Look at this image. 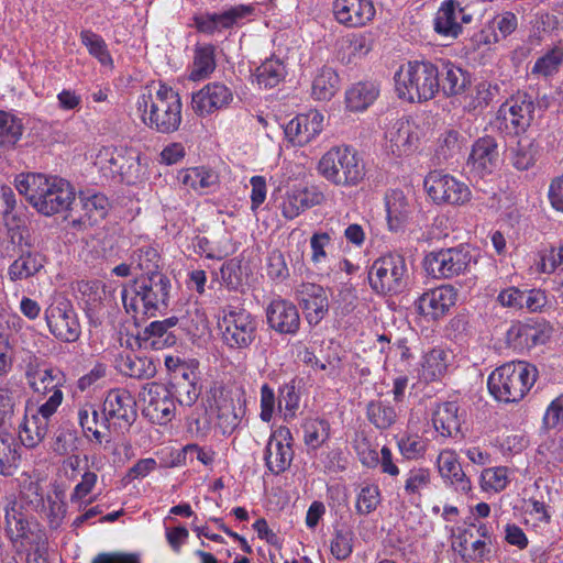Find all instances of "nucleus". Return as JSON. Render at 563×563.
Masks as SVG:
<instances>
[{"mask_svg": "<svg viewBox=\"0 0 563 563\" xmlns=\"http://www.w3.org/2000/svg\"><path fill=\"white\" fill-rule=\"evenodd\" d=\"M23 125L14 114L0 110V147H13L21 139Z\"/></svg>", "mask_w": 563, "mask_h": 563, "instance_id": "864d4df0", "label": "nucleus"}, {"mask_svg": "<svg viewBox=\"0 0 563 563\" xmlns=\"http://www.w3.org/2000/svg\"><path fill=\"white\" fill-rule=\"evenodd\" d=\"M78 421L85 435L98 443H101L102 435L99 431L100 426H104L103 419L99 418L96 405L86 402L78 409Z\"/></svg>", "mask_w": 563, "mask_h": 563, "instance_id": "8fccbe9b", "label": "nucleus"}, {"mask_svg": "<svg viewBox=\"0 0 563 563\" xmlns=\"http://www.w3.org/2000/svg\"><path fill=\"white\" fill-rule=\"evenodd\" d=\"M472 255L464 246L441 249L428 253L423 267L435 279H450L468 271Z\"/></svg>", "mask_w": 563, "mask_h": 563, "instance_id": "9b49d317", "label": "nucleus"}, {"mask_svg": "<svg viewBox=\"0 0 563 563\" xmlns=\"http://www.w3.org/2000/svg\"><path fill=\"white\" fill-rule=\"evenodd\" d=\"M318 174L339 187H356L365 178V165L355 150L346 145L332 146L317 164Z\"/></svg>", "mask_w": 563, "mask_h": 563, "instance_id": "423d86ee", "label": "nucleus"}, {"mask_svg": "<svg viewBox=\"0 0 563 563\" xmlns=\"http://www.w3.org/2000/svg\"><path fill=\"white\" fill-rule=\"evenodd\" d=\"M43 268V258L37 253H25L9 266L8 275L12 282L27 279Z\"/></svg>", "mask_w": 563, "mask_h": 563, "instance_id": "49530a36", "label": "nucleus"}, {"mask_svg": "<svg viewBox=\"0 0 563 563\" xmlns=\"http://www.w3.org/2000/svg\"><path fill=\"white\" fill-rule=\"evenodd\" d=\"M538 274H553L563 271V239L556 245H550L539 250L530 267Z\"/></svg>", "mask_w": 563, "mask_h": 563, "instance_id": "ea45409f", "label": "nucleus"}, {"mask_svg": "<svg viewBox=\"0 0 563 563\" xmlns=\"http://www.w3.org/2000/svg\"><path fill=\"white\" fill-rule=\"evenodd\" d=\"M332 12L335 21L346 27H362L375 16L372 0H334Z\"/></svg>", "mask_w": 563, "mask_h": 563, "instance_id": "bb28decb", "label": "nucleus"}, {"mask_svg": "<svg viewBox=\"0 0 563 563\" xmlns=\"http://www.w3.org/2000/svg\"><path fill=\"white\" fill-rule=\"evenodd\" d=\"M552 328L547 323L516 321L506 332V342L514 351L523 353L549 342Z\"/></svg>", "mask_w": 563, "mask_h": 563, "instance_id": "aec40b11", "label": "nucleus"}, {"mask_svg": "<svg viewBox=\"0 0 563 563\" xmlns=\"http://www.w3.org/2000/svg\"><path fill=\"white\" fill-rule=\"evenodd\" d=\"M177 180L187 189L203 191L218 184V175L210 168L196 166L178 170Z\"/></svg>", "mask_w": 563, "mask_h": 563, "instance_id": "58836bf2", "label": "nucleus"}, {"mask_svg": "<svg viewBox=\"0 0 563 563\" xmlns=\"http://www.w3.org/2000/svg\"><path fill=\"white\" fill-rule=\"evenodd\" d=\"M512 478V471L507 466H492L483 470L479 477L482 490L500 493L505 490Z\"/></svg>", "mask_w": 563, "mask_h": 563, "instance_id": "de8ad7c7", "label": "nucleus"}, {"mask_svg": "<svg viewBox=\"0 0 563 563\" xmlns=\"http://www.w3.org/2000/svg\"><path fill=\"white\" fill-rule=\"evenodd\" d=\"M522 520L526 526L533 528L551 523L550 507L543 501L530 498L525 501Z\"/></svg>", "mask_w": 563, "mask_h": 563, "instance_id": "6e6d98bb", "label": "nucleus"}, {"mask_svg": "<svg viewBox=\"0 0 563 563\" xmlns=\"http://www.w3.org/2000/svg\"><path fill=\"white\" fill-rule=\"evenodd\" d=\"M159 262L158 252L150 246L140 249L136 257L133 260L135 268L142 273L141 276L162 274L159 272Z\"/></svg>", "mask_w": 563, "mask_h": 563, "instance_id": "680f3d73", "label": "nucleus"}, {"mask_svg": "<svg viewBox=\"0 0 563 563\" xmlns=\"http://www.w3.org/2000/svg\"><path fill=\"white\" fill-rule=\"evenodd\" d=\"M408 268L406 260L397 253H386L376 258L368 269L371 288L380 295L401 291L407 284Z\"/></svg>", "mask_w": 563, "mask_h": 563, "instance_id": "0eeeda50", "label": "nucleus"}, {"mask_svg": "<svg viewBox=\"0 0 563 563\" xmlns=\"http://www.w3.org/2000/svg\"><path fill=\"white\" fill-rule=\"evenodd\" d=\"M339 89V75L332 68L323 67L312 80L311 95L316 100L328 101L335 96Z\"/></svg>", "mask_w": 563, "mask_h": 563, "instance_id": "37998d69", "label": "nucleus"}, {"mask_svg": "<svg viewBox=\"0 0 563 563\" xmlns=\"http://www.w3.org/2000/svg\"><path fill=\"white\" fill-rule=\"evenodd\" d=\"M486 534L472 530H460L457 534L453 536L452 548L462 560L466 563H475L483 561L489 553L490 548L486 542Z\"/></svg>", "mask_w": 563, "mask_h": 563, "instance_id": "473e14b6", "label": "nucleus"}, {"mask_svg": "<svg viewBox=\"0 0 563 563\" xmlns=\"http://www.w3.org/2000/svg\"><path fill=\"white\" fill-rule=\"evenodd\" d=\"M79 36L82 45L86 46L92 57L104 67H113V58L108 49V45L99 34L90 30H82Z\"/></svg>", "mask_w": 563, "mask_h": 563, "instance_id": "3c124183", "label": "nucleus"}, {"mask_svg": "<svg viewBox=\"0 0 563 563\" xmlns=\"http://www.w3.org/2000/svg\"><path fill=\"white\" fill-rule=\"evenodd\" d=\"M538 378L536 366L525 362H508L494 369L487 380L492 396L501 402H518L526 397Z\"/></svg>", "mask_w": 563, "mask_h": 563, "instance_id": "39448f33", "label": "nucleus"}, {"mask_svg": "<svg viewBox=\"0 0 563 563\" xmlns=\"http://www.w3.org/2000/svg\"><path fill=\"white\" fill-rule=\"evenodd\" d=\"M268 325L280 334H295L300 327L297 307L285 299H275L266 308Z\"/></svg>", "mask_w": 563, "mask_h": 563, "instance_id": "c756f323", "label": "nucleus"}, {"mask_svg": "<svg viewBox=\"0 0 563 563\" xmlns=\"http://www.w3.org/2000/svg\"><path fill=\"white\" fill-rule=\"evenodd\" d=\"M254 7L239 4L221 12H203L194 16V26L207 35L220 34L225 30L242 26L251 21Z\"/></svg>", "mask_w": 563, "mask_h": 563, "instance_id": "ddd939ff", "label": "nucleus"}, {"mask_svg": "<svg viewBox=\"0 0 563 563\" xmlns=\"http://www.w3.org/2000/svg\"><path fill=\"white\" fill-rule=\"evenodd\" d=\"M57 398L44 401L40 406L27 405L18 432L26 448L37 446L46 437L51 418L56 413Z\"/></svg>", "mask_w": 563, "mask_h": 563, "instance_id": "f8f14e48", "label": "nucleus"}, {"mask_svg": "<svg viewBox=\"0 0 563 563\" xmlns=\"http://www.w3.org/2000/svg\"><path fill=\"white\" fill-rule=\"evenodd\" d=\"M472 16L464 12L457 0H443L433 19V30L446 38H456L463 30V24L470 23Z\"/></svg>", "mask_w": 563, "mask_h": 563, "instance_id": "a878e982", "label": "nucleus"}, {"mask_svg": "<svg viewBox=\"0 0 563 563\" xmlns=\"http://www.w3.org/2000/svg\"><path fill=\"white\" fill-rule=\"evenodd\" d=\"M209 410L216 427L224 435L232 434L245 415L243 401L240 398L235 399L231 393L224 389L214 391Z\"/></svg>", "mask_w": 563, "mask_h": 563, "instance_id": "a211bd4d", "label": "nucleus"}, {"mask_svg": "<svg viewBox=\"0 0 563 563\" xmlns=\"http://www.w3.org/2000/svg\"><path fill=\"white\" fill-rule=\"evenodd\" d=\"M48 331L63 342H76L81 333L77 314L65 299L54 300L44 311Z\"/></svg>", "mask_w": 563, "mask_h": 563, "instance_id": "2eb2a0df", "label": "nucleus"}, {"mask_svg": "<svg viewBox=\"0 0 563 563\" xmlns=\"http://www.w3.org/2000/svg\"><path fill=\"white\" fill-rule=\"evenodd\" d=\"M385 219L388 231L400 232L409 222L412 207L399 189H390L384 196Z\"/></svg>", "mask_w": 563, "mask_h": 563, "instance_id": "2f4dec72", "label": "nucleus"}, {"mask_svg": "<svg viewBox=\"0 0 563 563\" xmlns=\"http://www.w3.org/2000/svg\"><path fill=\"white\" fill-rule=\"evenodd\" d=\"M562 64L563 43L560 42L536 60L531 74L549 77L556 74Z\"/></svg>", "mask_w": 563, "mask_h": 563, "instance_id": "5fc2aeb1", "label": "nucleus"}, {"mask_svg": "<svg viewBox=\"0 0 563 563\" xmlns=\"http://www.w3.org/2000/svg\"><path fill=\"white\" fill-rule=\"evenodd\" d=\"M25 378L33 393L46 397L45 401L58 397L56 410L58 409L64 399L62 387L65 382V377L59 369L43 366L34 357L25 366Z\"/></svg>", "mask_w": 563, "mask_h": 563, "instance_id": "dca6fc26", "label": "nucleus"}, {"mask_svg": "<svg viewBox=\"0 0 563 563\" xmlns=\"http://www.w3.org/2000/svg\"><path fill=\"white\" fill-rule=\"evenodd\" d=\"M533 102L527 96L512 97L503 103L497 113L499 130L508 134L525 132L532 120Z\"/></svg>", "mask_w": 563, "mask_h": 563, "instance_id": "6ab92c4d", "label": "nucleus"}, {"mask_svg": "<svg viewBox=\"0 0 563 563\" xmlns=\"http://www.w3.org/2000/svg\"><path fill=\"white\" fill-rule=\"evenodd\" d=\"M518 25L517 16L512 12H503L497 14L492 21L490 29L494 31L493 35H487L484 37L483 42L485 44L497 43L501 38L510 35Z\"/></svg>", "mask_w": 563, "mask_h": 563, "instance_id": "13d9d810", "label": "nucleus"}, {"mask_svg": "<svg viewBox=\"0 0 563 563\" xmlns=\"http://www.w3.org/2000/svg\"><path fill=\"white\" fill-rule=\"evenodd\" d=\"M461 147V134L456 130L450 129L439 136L435 152L440 158L448 159L459 153Z\"/></svg>", "mask_w": 563, "mask_h": 563, "instance_id": "338daca9", "label": "nucleus"}, {"mask_svg": "<svg viewBox=\"0 0 563 563\" xmlns=\"http://www.w3.org/2000/svg\"><path fill=\"white\" fill-rule=\"evenodd\" d=\"M294 459L292 435L288 428L272 431L264 452L267 468L274 474L285 472Z\"/></svg>", "mask_w": 563, "mask_h": 563, "instance_id": "5701e85b", "label": "nucleus"}, {"mask_svg": "<svg viewBox=\"0 0 563 563\" xmlns=\"http://www.w3.org/2000/svg\"><path fill=\"white\" fill-rule=\"evenodd\" d=\"M432 422L435 431L444 437H454L461 430L462 417L454 401L439 404L433 411Z\"/></svg>", "mask_w": 563, "mask_h": 563, "instance_id": "f704fd0d", "label": "nucleus"}, {"mask_svg": "<svg viewBox=\"0 0 563 563\" xmlns=\"http://www.w3.org/2000/svg\"><path fill=\"white\" fill-rule=\"evenodd\" d=\"M98 483V475L92 471H86L80 481L75 485L71 494L70 501L78 506L88 505L95 500L92 493Z\"/></svg>", "mask_w": 563, "mask_h": 563, "instance_id": "4d7b16f0", "label": "nucleus"}, {"mask_svg": "<svg viewBox=\"0 0 563 563\" xmlns=\"http://www.w3.org/2000/svg\"><path fill=\"white\" fill-rule=\"evenodd\" d=\"M117 368L125 376L147 378L155 374V365L146 357H139L131 352L121 354L117 360Z\"/></svg>", "mask_w": 563, "mask_h": 563, "instance_id": "c03bdc74", "label": "nucleus"}, {"mask_svg": "<svg viewBox=\"0 0 563 563\" xmlns=\"http://www.w3.org/2000/svg\"><path fill=\"white\" fill-rule=\"evenodd\" d=\"M170 282L164 274L139 276L123 286L124 310L136 322L155 317L167 308Z\"/></svg>", "mask_w": 563, "mask_h": 563, "instance_id": "7ed1b4c3", "label": "nucleus"}, {"mask_svg": "<svg viewBox=\"0 0 563 563\" xmlns=\"http://www.w3.org/2000/svg\"><path fill=\"white\" fill-rule=\"evenodd\" d=\"M297 292L308 323L310 325L319 324L329 311V298L325 289L317 284L303 283Z\"/></svg>", "mask_w": 563, "mask_h": 563, "instance_id": "cd10ccee", "label": "nucleus"}, {"mask_svg": "<svg viewBox=\"0 0 563 563\" xmlns=\"http://www.w3.org/2000/svg\"><path fill=\"white\" fill-rule=\"evenodd\" d=\"M461 97V106L471 112L486 107L490 100V92L485 84H478L473 88L470 85Z\"/></svg>", "mask_w": 563, "mask_h": 563, "instance_id": "052dcab7", "label": "nucleus"}, {"mask_svg": "<svg viewBox=\"0 0 563 563\" xmlns=\"http://www.w3.org/2000/svg\"><path fill=\"white\" fill-rule=\"evenodd\" d=\"M394 88L399 99L408 102H426L440 90V71L431 62L409 60L394 74Z\"/></svg>", "mask_w": 563, "mask_h": 563, "instance_id": "20e7f679", "label": "nucleus"}, {"mask_svg": "<svg viewBox=\"0 0 563 563\" xmlns=\"http://www.w3.org/2000/svg\"><path fill=\"white\" fill-rule=\"evenodd\" d=\"M324 128V115L310 110L292 118L285 126V136L294 146L302 147L313 141Z\"/></svg>", "mask_w": 563, "mask_h": 563, "instance_id": "393cba45", "label": "nucleus"}, {"mask_svg": "<svg viewBox=\"0 0 563 563\" xmlns=\"http://www.w3.org/2000/svg\"><path fill=\"white\" fill-rule=\"evenodd\" d=\"M457 289L452 285H441L422 292L413 302L416 312L427 321H437L446 316L456 305Z\"/></svg>", "mask_w": 563, "mask_h": 563, "instance_id": "f3484780", "label": "nucleus"}, {"mask_svg": "<svg viewBox=\"0 0 563 563\" xmlns=\"http://www.w3.org/2000/svg\"><path fill=\"white\" fill-rule=\"evenodd\" d=\"M214 47L210 44L196 46L194 51L189 80L200 81L208 78L216 69Z\"/></svg>", "mask_w": 563, "mask_h": 563, "instance_id": "79ce46f5", "label": "nucleus"}, {"mask_svg": "<svg viewBox=\"0 0 563 563\" xmlns=\"http://www.w3.org/2000/svg\"><path fill=\"white\" fill-rule=\"evenodd\" d=\"M135 402L130 393L125 389H112L103 401L104 420L114 424L129 426L135 418Z\"/></svg>", "mask_w": 563, "mask_h": 563, "instance_id": "7c9ffc66", "label": "nucleus"}, {"mask_svg": "<svg viewBox=\"0 0 563 563\" xmlns=\"http://www.w3.org/2000/svg\"><path fill=\"white\" fill-rule=\"evenodd\" d=\"M303 441L311 449H318L330 438V424L321 418H308L302 424Z\"/></svg>", "mask_w": 563, "mask_h": 563, "instance_id": "603ef678", "label": "nucleus"}, {"mask_svg": "<svg viewBox=\"0 0 563 563\" xmlns=\"http://www.w3.org/2000/svg\"><path fill=\"white\" fill-rule=\"evenodd\" d=\"M471 85V76L461 67L448 62L440 71V89L446 97H460Z\"/></svg>", "mask_w": 563, "mask_h": 563, "instance_id": "e433bc0d", "label": "nucleus"}, {"mask_svg": "<svg viewBox=\"0 0 563 563\" xmlns=\"http://www.w3.org/2000/svg\"><path fill=\"white\" fill-rule=\"evenodd\" d=\"M82 209L92 222L103 219L109 210L108 198L102 194L86 195L81 198Z\"/></svg>", "mask_w": 563, "mask_h": 563, "instance_id": "e2e57ef3", "label": "nucleus"}, {"mask_svg": "<svg viewBox=\"0 0 563 563\" xmlns=\"http://www.w3.org/2000/svg\"><path fill=\"white\" fill-rule=\"evenodd\" d=\"M493 445L504 456H514L528 448L529 439L523 431L510 430L497 435L493 441Z\"/></svg>", "mask_w": 563, "mask_h": 563, "instance_id": "09e8293b", "label": "nucleus"}, {"mask_svg": "<svg viewBox=\"0 0 563 563\" xmlns=\"http://www.w3.org/2000/svg\"><path fill=\"white\" fill-rule=\"evenodd\" d=\"M452 352L442 347H432L423 352L417 363V376L420 382L433 383L441 380L452 363Z\"/></svg>", "mask_w": 563, "mask_h": 563, "instance_id": "c85d7f7f", "label": "nucleus"}, {"mask_svg": "<svg viewBox=\"0 0 563 563\" xmlns=\"http://www.w3.org/2000/svg\"><path fill=\"white\" fill-rule=\"evenodd\" d=\"M234 100L231 88L222 82H210L191 96V108L199 117L211 115L230 107Z\"/></svg>", "mask_w": 563, "mask_h": 563, "instance_id": "4be33fe9", "label": "nucleus"}, {"mask_svg": "<svg viewBox=\"0 0 563 563\" xmlns=\"http://www.w3.org/2000/svg\"><path fill=\"white\" fill-rule=\"evenodd\" d=\"M427 134V125L422 120L402 118L387 126L385 146L397 157L413 153Z\"/></svg>", "mask_w": 563, "mask_h": 563, "instance_id": "9d476101", "label": "nucleus"}, {"mask_svg": "<svg viewBox=\"0 0 563 563\" xmlns=\"http://www.w3.org/2000/svg\"><path fill=\"white\" fill-rule=\"evenodd\" d=\"M20 446L10 433H0V474L12 475L20 462Z\"/></svg>", "mask_w": 563, "mask_h": 563, "instance_id": "a18cd8bd", "label": "nucleus"}, {"mask_svg": "<svg viewBox=\"0 0 563 563\" xmlns=\"http://www.w3.org/2000/svg\"><path fill=\"white\" fill-rule=\"evenodd\" d=\"M431 474L428 468L413 467L406 475L405 492L407 495H420L422 490L429 487Z\"/></svg>", "mask_w": 563, "mask_h": 563, "instance_id": "774afa93", "label": "nucleus"}, {"mask_svg": "<svg viewBox=\"0 0 563 563\" xmlns=\"http://www.w3.org/2000/svg\"><path fill=\"white\" fill-rule=\"evenodd\" d=\"M368 419L379 429H387L396 421V411L382 401H372L367 407Z\"/></svg>", "mask_w": 563, "mask_h": 563, "instance_id": "0e129e2a", "label": "nucleus"}, {"mask_svg": "<svg viewBox=\"0 0 563 563\" xmlns=\"http://www.w3.org/2000/svg\"><path fill=\"white\" fill-rule=\"evenodd\" d=\"M14 187L38 213L46 217L67 211L76 197L69 181L41 173L16 175Z\"/></svg>", "mask_w": 563, "mask_h": 563, "instance_id": "f03ea898", "label": "nucleus"}, {"mask_svg": "<svg viewBox=\"0 0 563 563\" xmlns=\"http://www.w3.org/2000/svg\"><path fill=\"white\" fill-rule=\"evenodd\" d=\"M438 468L440 475L456 490L465 494L471 492L472 483L463 472L457 454L453 450L441 451L438 456Z\"/></svg>", "mask_w": 563, "mask_h": 563, "instance_id": "72a5a7b5", "label": "nucleus"}, {"mask_svg": "<svg viewBox=\"0 0 563 563\" xmlns=\"http://www.w3.org/2000/svg\"><path fill=\"white\" fill-rule=\"evenodd\" d=\"M323 201L324 195L318 187L297 184L287 187L280 197L278 208L286 220H294Z\"/></svg>", "mask_w": 563, "mask_h": 563, "instance_id": "412c9836", "label": "nucleus"}, {"mask_svg": "<svg viewBox=\"0 0 563 563\" xmlns=\"http://www.w3.org/2000/svg\"><path fill=\"white\" fill-rule=\"evenodd\" d=\"M379 96V87L373 81H358L345 91V107L351 112H363Z\"/></svg>", "mask_w": 563, "mask_h": 563, "instance_id": "c9c22d12", "label": "nucleus"}, {"mask_svg": "<svg viewBox=\"0 0 563 563\" xmlns=\"http://www.w3.org/2000/svg\"><path fill=\"white\" fill-rule=\"evenodd\" d=\"M218 329L229 347L244 349L254 341L257 323L245 309L228 306L218 316Z\"/></svg>", "mask_w": 563, "mask_h": 563, "instance_id": "1a4fd4ad", "label": "nucleus"}, {"mask_svg": "<svg viewBox=\"0 0 563 563\" xmlns=\"http://www.w3.org/2000/svg\"><path fill=\"white\" fill-rule=\"evenodd\" d=\"M136 118L150 130L172 134L183 122V103L179 93L163 82L147 85L137 96Z\"/></svg>", "mask_w": 563, "mask_h": 563, "instance_id": "f257e3e1", "label": "nucleus"}, {"mask_svg": "<svg viewBox=\"0 0 563 563\" xmlns=\"http://www.w3.org/2000/svg\"><path fill=\"white\" fill-rule=\"evenodd\" d=\"M19 390L12 386H0V426L11 421L16 405L19 404Z\"/></svg>", "mask_w": 563, "mask_h": 563, "instance_id": "69168bd1", "label": "nucleus"}, {"mask_svg": "<svg viewBox=\"0 0 563 563\" xmlns=\"http://www.w3.org/2000/svg\"><path fill=\"white\" fill-rule=\"evenodd\" d=\"M151 159L142 154L130 151L124 163L120 165V176L128 185H141L150 179Z\"/></svg>", "mask_w": 563, "mask_h": 563, "instance_id": "4c0bfd02", "label": "nucleus"}, {"mask_svg": "<svg viewBox=\"0 0 563 563\" xmlns=\"http://www.w3.org/2000/svg\"><path fill=\"white\" fill-rule=\"evenodd\" d=\"M287 75L286 65L279 58L271 57L263 62L253 74L260 88L268 89L279 85Z\"/></svg>", "mask_w": 563, "mask_h": 563, "instance_id": "a19ab883", "label": "nucleus"}, {"mask_svg": "<svg viewBox=\"0 0 563 563\" xmlns=\"http://www.w3.org/2000/svg\"><path fill=\"white\" fill-rule=\"evenodd\" d=\"M541 430H563V393L555 396L545 407L541 418Z\"/></svg>", "mask_w": 563, "mask_h": 563, "instance_id": "bf43d9fd", "label": "nucleus"}, {"mask_svg": "<svg viewBox=\"0 0 563 563\" xmlns=\"http://www.w3.org/2000/svg\"><path fill=\"white\" fill-rule=\"evenodd\" d=\"M143 415L154 423L166 424L170 422L176 412V402L172 391L159 383L146 384L140 393Z\"/></svg>", "mask_w": 563, "mask_h": 563, "instance_id": "4468645a", "label": "nucleus"}, {"mask_svg": "<svg viewBox=\"0 0 563 563\" xmlns=\"http://www.w3.org/2000/svg\"><path fill=\"white\" fill-rule=\"evenodd\" d=\"M500 165L498 144L495 137L485 135L477 139L467 157V166L474 175L483 178L492 175Z\"/></svg>", "mask_w": 563, "mask_h": 563, "instance_id": "b1692460", "label": "nucleus"}, {"mask_svg": "<svg viewBox=\"0 0 563 563\" xmlns=\"http://www.w3.org/2000/svg\"><path fill=\"white\" fill-rule=\"evenodd\" d=\"M428 198L438 206L461 207L472 200L470 186L455 176L442 170H431L423 179Z\"/></svg>", "mask_w": 563, "mask_h": 563, "instance_id": "6e6552de", "label": "nucleus"}]
</instances>
